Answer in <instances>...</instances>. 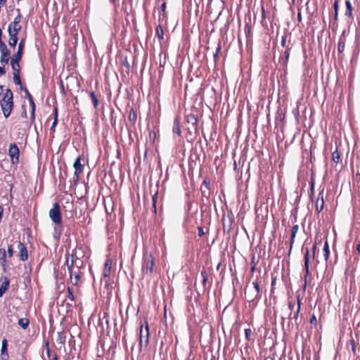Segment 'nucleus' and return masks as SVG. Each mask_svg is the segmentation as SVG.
<instances>
[{"label": "nucleus", "mask_w": 360, "mask_h": 360, "mask_svg": "<svg viewBox=\"0 0 360 360\" xmlns=\"http://www.w3.org/2000/svg\"><path fill=\"white\" fill-rule=\"evenodd\" d=\"M149 327L146 320L141 321L139 331V345L140 347H147L149 342Z\"/></svg>", "instance_id": "obj_3"}, {"label": "nucleus", "mask_w": 360, "mask_h": 360, "mask_svg": "<svg viewBox=\"0 0 360 360\" xmlns=\"http://www.w3.org/2000/svg\"><path fill=\"white\" fill-rule=\"evenodd\" d=\"M158 198V191H156V192L153 195V197H152V200H153V207H154L155 211H156V203H157Z\"/></svg>", "instance_id": "obj_40"}, {"label": "nucleus", "mask_w": 360, "mask_h": 360, "mask_svg": "<svg viewBox=\"0 0 360 360\" xmlns=\"http://www.w3.org/2000/svg\"><path fill=\"white\" fill-rule=\"evenodd\" d=\"M340 159V155L338 148H336L335 150L333 151L332 153V160L334 162L338 163V162H339Z\"/></svg>", "instance_id": "obj_32"}, {"label": "nucleus", "mask_w": 360, "mask_h": 360, "mask_svg": "<svg viewBox=\"0 0 360 360\" xmlns=\"http://www.w3.org/2000/svg\"><path fill=\"white\" fill-rule=\"evenodd\" d=\"M11 175H6V176H5V179H6V180L7 179H11Z\"/></svg>", "instance_id": "obj_63"}, {"label": "nucleus", "mask_w": 360, "mask_h": 360, "mask_svg": "<svg viewBox=\"0 0 360 360\" xmlns=\"http://www.w3.org/2000/svg\"><path fill=\"white\" fill-rule=\"evenodd\" d=\"M21 116H22V117H25V118H26V117H27V112H26V110H25V109H24V110H22V113H21Z\"/></svg>", "instance_id": "obj_53"}, {"label": "nucleus", "mask_w": 360, "mask_h": 360, "mask_svg": "<svg viewBox=\"0 0 360 360\" xmlns=\"http://www.w3.org/2000/svg\"><path fill=\"white\" fill-rule=\"evenodd\" d=\"M297 18H298L299 21H301L302 17H301V13H298Z\"/></svg>", "instance_id": "obj_59"}, {"label": "nucleus", "mask_w": 360, "mask_h": 360, "mask_svg": "<svg viewBox=\"0 0 360 360\" xmlns=\"http://www.w3.org/2000/svg\"><path fill=\"white\" fill-rule=\"evenodd\" d=\"M13 94L11 89H7L3 98V103H1V109L5 117H8L13 107Z\"/></svg>", "instance_id": "obj_2"}, {"label": "nucleus", "mask_w": 360, "mask_h": 360, "mask_svg": "<svg viewBox=\"0 0 360 360\" xmlns=\"http://www.w3.org/2000/svg\"><path fill=\"white\" fill-rule=\"evenodd\" d=\"M281 45H282V46H285V37H284V36L282 37Z\"/></svg>", "instance_id": "obj_56"}, {"label": "nucleus", "mask_w": 360, "mask_h": 360, "mask_svg": "<svg viewBox=\"0 0 360 360\" xmlns=\"http://www.w3.org/2000/svg\"><path fill=\"white\" fill-rule=\"evenodd\" d=\"M20 60L21 59H20V58L11 57V68L13 70V73H20V66L19 62L20 61Z\"/></svg>", "instance_id": "obj_16"}, {"label": "nucleus", "mask_w": 360, "mask_h": 360, "mask_svg": "<svg viewBox=\"0 0 360 360\" xmlns=\"http://www.w3.org/2000/svg\"><path fill=\"white\" fill-rule=\"evenodd\" d=\"M77 262H79L80 264L83 263L82 261L80 260L78 257L75 258L73 253L66 256L65 264L71 276H72L73 266L74 264H77Z\"/></svg>", "instance_id": "obj_8"}, {"label": "nucleus", "mask_w": 360, "mask_h": 360, "mask_svg": "<svg viewBox=\"0 0 360 360\" xmlns=\"http://www.w3.org/2000/svg\"><path fill=\"white\" fill-rule=\"evenodd\" d=\"M7 255L9 258L12 257L13 256L14 250L13 245H8V250L6 251Z\"/></svg>", "instance_id": "obj_39"}, {"label": "nucleus", "mask_w": 360, "mask_h": 360, "mask_svg": "<svg viewBox=\"0 0 360 360\" xmlns=\"http://www.w3.org/2000/svg\"><path fill=\"white\" fill-rule=\"evenodd\" d=\"M29 103L31 107V116H30V124H33L35 120V104L32 97L30 98Z\"/></svg>", "instance_id": "obj_21"}, {"label": "nucleus", "mask_w": 360, "mask_h": 360, "mask_svg": "<svg viewBox=\"0 0 360 360\" xmlns=\"http://www.w3.org/2000/svg\"><path fill=\"white\" fill-rule=\"evenodd\" d=\"M203 184H205L207 187L210 184V181L207 179H205L203 181Z\"/></svg>", "instance_id": "obj_58"}, {"label": "nucleus", "mask_w": 360, "mask_h": 360, "mask_svg": "<svg viewBox=\"0 0 360 360\" xmlns=\"http://www.w3.org/2000/svg\"><path fill=\"white\" fill-rule=\"evenodd\" d=\"M316 317L314 314H313L310 318L311 324L316 325Z\"/></svg>", "instance_id": "obj_45"}, {"label": "nucleus", "mask_w": 360, "mask_h": 360, "mask_svg": "<svg viewBox=\"0 0 360 360\" xmlns=\"http://www.w3.org/2000/svg\"><path fill=\"white\" fill-rule=\"evenodd\" d=\"M4 87L3 86L0 85V95L3 93Z\"/></svg>", "instance_id": "obj_61"}, {"label": "nucleus", "mask_w": 360, "mask_h": 360, "mask_svg": "<svg viewBox=\"0 0 360 360\" xmlns=\"http://www.w3.org/2000/svg\"><path fill=\"white\" fill-rule=\"evenodd\" d=\"M8 352H7V340L6 339H4L1 344V354H4V353Z\"/></svg>", "instance_id": "obj_35"}, {"label": "nucleus", "mask_w": 360, "mask_h": 360, "mask_svg": "<svg viewBox=\"0 0 360 360\" xmlns=\"http://www.w3.org/2000/svg\"><path fill=\"white\" fill-rule=\"evenodd\" d=\"M300 302H301V300H300V296H297V309H296V311H295V313L293 314V316H292V312L290 314V316H289L290 319H294L295 321H297L298 316H299V313L300 311V304H301Z\"/></svg>", "instance_id": "obj_22"}, {"label": "nucleus", "mask_w": 360, "mask_h": 360, "mask_svg": "<svg viewBox=\"0 0 360 360\" xmlns=\"http://www.w3.org/2000/svg\"><path fill=\"white\" fill-rule=\"evenodd\" d=\"M18 325L23 329H27L30 324V321L27 318H21L18 320Z\"/></svg>", "instance_id": "obj_27"}, {"label": "nucleus", "mask_w": 360, "mask_h": 360, "mask_svg": "<svg viewBox=\"0 0 360 360\" xmlns=\"http://www.w3.org/2000/svg\"><path fill=\"white\" fill-rule=\"evenodd\" d=\"M338 7H339V6H338V0H335L334 4H333V8H334V10H335L334 19L335 20H338Z\"/></svg>", "instance_id": "obj_34"}, {"label": "nucleus", "mask_w": 360, "mask_h": 360, "mask_svg": "<svg viewBox=\"0 0 360 360\" xmlns=\"http://www.w3.org/2000/svg\"><path fill=\"white\" fill-rule=\"evenodd\" d=\"M18 39H15H15L9 38V39H8L9 46L11 47H15L18 43Z\"/></svg>", "instance_id": "obj_41"}, {"label": "nucleus", "mask_w": 360, "mask_h": 360, "mask_svg": "<svg viewBox=\"0 0 360 360\" xmlns=\"http://www.w3.org/2000/svg\"><path fill=\"white\" fill-rule=\"evenodd\" d=\"M7 253L4 248H0V265L4 272L6 271L8 268V262L6 259Z\"/></svg>", "instance_id": "obj_12"}, {"label": "nucleus", "mask_w": 360, "mask_h": 360, "mask_svg": "<svg viewBox=\"0 0 360 360\" xmlns=\"http://www.w3.org/2000/svg\"><path fill=\"white\" fill-rule=\"evenodd\" d=\"M155 262L154 257L151 254L146 255L142 264V272L147 276H151L153 272Z\"/></svg>", "instance_id": "obj_4"}, {"label": "nucleus", "mask_w": 360, "mask_h": 360, "mask_svg": "<svg viewBox=\"0 0 360 360\" xmlns=\"http://www.w3.org/2000/svg\"><path fill=\"white\" fill-rule=\"evenodd\" d=\"M314 180L313 178H311L309 185H310V190H314Z\"/></svg>", "instance_id": "obj_49"}, {"label": "nucleus", "mask_w": 360, "mask_h": 360, "mask_svg": "<svg viewBox=\"0 0 360 360\" xmlns=\"http://www.w3.org/2000/svg\"><path fill=\"white\" fill-rule=\"evenodd\" d=\"M186 120L188 124H191L193 127V129L197 130L198 126V117L194 114H188L186 116Z\"/></svg>", "instance_id": "obj_14"}, {"label": "nucleus", "mask_w": 360, "mask_h": 360, "mask_svg": "<svg viewBox=\"0 0 360 360\" xmlns=\"http://www.w3.org/2000/svg\"><path fill=\"white\" fill-rule=\"evenodd\" d=\"M251 333H252V330L250 328H246L245 330V337L247 339H249V337L251 335Z\"/></svg>", "instance_id": "obj_46"}, {"label": "nucleus", "mask_w": 360, "mask_h": 360, "mask_svg": "<svg viewBox=\"0 0 360 360\" xmlns=\"http://www.w3.org/2000/svg\"><path fill=\"white\" fill-rule=\"evenodd\" d=\"M13 82L17 85L21 84L20 73H13Z\"/></svg>", "instance_id": "obj_36"}, {"label": "nucleus", "mask_w": 360, "mask_h": 360, "mask_svg": "<svg viewBox=\"0 0 360 360\" xmlns=\"http://www.w3.org/2000/svg\"><path fill=\"white\" fill-rule=\"evenodd\" d=\"M316 250V243H315V244L313 245V248H312L313 257H315Z\"/></svg>", "instance_id": "obj_54"}, {"label": "nucleus", "mask_w": 360, "mask_h": 360, "mask_svg": "<svg viewBox=\"0 0 360 360\" xmlns=\"http://www.w3.org/2000/svg\"><path fill=\"white\" fill-rule=\"evenodd\" d=\"M5 72H6V70H5L4 66V65L2 67L0 66V74L4 75V74H5Z\"/></svg>", "instance_id": "obj_55"}, {"label": "nucleus", "mask_w": 360, "mask_h": 360, "mask_svg": "<svg viewBox=\"0 0 360 360\" xmlns=\"http://www.w3.org/2000/svg\"><path fill=\"white\" fill-rule=\"evenodd\" d=\"M77 267H79L80 266L82 265V263L80 264L79 262H77V264H75Z\"/></svg>", "instance_id": "obj_64"}, {"label": "nucleus", "mask_w": 360, "mask_h": 360, "mask_svg": "<svg viewBox=\"0 0 360 360\" xmlns=\"http://www.w3.org/2000/svg\"><path fill=\"white\" fill-rule=\"evenodd\" d=\"M198 236H199L200 237L202 236L205 234V232H204V231H203L202 227H201V226H198Z\"/></svg>", "instance_id": "obj_47"}, {"label": "nucleus", "mask_w": 360, "mask_h": 360, "mask_svg": "<svg viewBox=\"0 0 360 360\" xmlns=\"http://www.w3.org/2000/svg\"><path fill=\"white\" fill-rule=\"evenodd\" d=\"M89 96L91 98L94 108H97L98 105V100L95 93L94 91H90Z\"/></svg>", "instance_id": "obj_31"}, {"label": "nucleus", "mask_w": 360, "mask_h": 360, "mask_svg": "<svg viewBox=\"0 0 360 360\" xmlns=\"http://www.w3.org/2000/svg\"><path fill=\"white\" fill-rule=\"evenodd\" d=\"M349 34V32L347 30H343L341 36L340 37L338 44V51L339 53H342L345 50V43H346V36Z\"/></svg>", "instance_id": "obj_11"}, {"label": "nucleus", "mask_w": 360, "mask_h": 360, "mask_svg": "<svg viewBox=\"0 0 360 360\" xmlns=\"http://www.w3.org/2000/svg\"><path fill=\"white\" fill-rule=\"evenodd\" d=\"M220 50H221V43L219 42L218 44H217L216 52L214 53V58L215 60H217V58L218 57L219 52L220 51Z\"/></svg>", "instance_id": "obj_42"}, {"label": "nucleus", "mask_w": 360, "mask_h": 360, "mask_svg": "<svg viewBox=\"0 0 360 360\" xmlns=\"http://www.w3.org/2000/svg\"><path fill=\"white\" fill-rule=\"evenodd\" d=\"M73 167L75 169V176H76V180L78 181L79 179L80 174L82 173L84 169V165L81 164V158L78 157L74 164Z\"/></svg>", "instance_id": "obj_10"}, {"label": "nucleus", "mask_w": 360, "mask_h": 360, "mask_svg": "<svg viewBox=\"0 0 360 360\" xmlns=\"http://www.w3.org/2000/svg\"><path fill=\"white\" fill-rule=\"evenodd\" d=\"M8 35H9V38L15 39H15H18V32H12L11 31V32H8Z\"/></svg>", "instance_id": "obj_43"}, {"label": "nucleus", "mask_w": 360, "mask_h": 360, "mask_svg": "<svg viewBox=\"0 0 360 360\" xmlns=\"http://www.w3.org/2000/svg\"><path fill=\"white\" fill-rule=\"evenodd\" d=\"M18 248L19 250L20 259L22 262L27 261L28 259V252L25 245L21 241H18Z\"/></svg>", "instance_id": "obj_9"}, {"label": "nucleus", "mask_w": 360, "mask_h": 360, "mask_svg": "<svg viewBox=\"0 0 360 360\" xmlns=\"http://www.w3.org/2000/svg\"><path fill=\"white\" fill-rule=\"evenodd\" d=\"M295 307V302H288V308L292 311V309H294V307Z\"/></svg>", "instance_id": "obj_50"}, {"label": "nucleus", "mask_w": 360, "mask_h": 360, "mask_svg": "<svg viewBox=\"0 0 360 360\" xmlns=\"http://www.w3.org/2000/svg\"><path fill=\"white\" fill-rule=\"evenodd\" d=\"M25 94H26V96L28 100H30V97H32V95L30 94L29 91L27 90V89H25L24 90Z\"/></svg>", "instance_id": "obj_52"}, {"label": "nucleus", "mask_w": 360, "mask_h": 360, "mask_svg": "<svg viewBox=\"0 0 360 360\" xmlns=\"http://www.w3.org/2000/svg\"><path fill=\"white\" fill-rule=\"evenodd\" d=\"M200 276L202 278V285L203 290H205V289L207 288V283H208V274L205 268H203V269L201 271Z\"/></svg>", "instance_id": "obj_23"}, {"label": "nucleus", "mask_w": 360, "mask_h": 360, "mask_svg": "<svg viewBox=\"0 0 360 360\" xmlns=\"http://www.w3.org/2000/svg\"><path fill=\"white\" fill-rule=\"evenodd\" d=\"M17 15L14 18L13 22H11L8 26V32H19L22 29V25H20L22 15L20 13V10L18 8L16 10Z\"/></svg>", "instance_id": "obj_6"}, {"label": "nucleus", "mask_w": 360, "mask_h": 360, "mask_svg": "<svg viewBox=\"0 0 360 360\" xmlns=\"http://www.w3.org/2000/svg\"><path fill=\"white\" fill-rule=\"evenodd\" d=\"M245 298L248 302H253L255 300H259L261 297L259 290V281L257 278L252 283L251 286L247 285L245 290Z\"/></svg>", "instance_id": "obj_1"}, {"label": "nucleus", "mask_w": 360, "mask_h": 360, "mask_svg": "<svg viewBox=\"0 0 360 360\" xmlns=\"http://www.w3.org/2000/svg\"><path fill=\"white\" fill-rule=\"evenodd\" d=\"M25 47V40L21 39L18 46V51L13 55L12 57L21 59L23 54V50Z\"/></svg>", "instance_id": "obj_18"}, {"label": "nucleus", "mask_w": 360, "mask_h": 360, "mask_svg": "<svg viewBox=\"0 0 360 360\" xmlns=\"http://www.w3.org/2000/svg\"><path fill=\"white\" fill-rule=\"evenodd\" d=\"M160 8L162 11H165V8H166V3H163L161 6H160Z\"/></svg>", "instance_id": "obj_57"}, {"label": "nucleus", "mask_w": 360, "mask_h": 360, "mask_svg": "<svg viewBox=\"0 0 360 360\" xmlns=\"http://www.w3.org/2000/svg\"><path fill=\"white\" fill-rule=\"evenodd\" d=\"M66 335L64 331L57 333L56 342L60 345H64L65 342Z\"/></svg>", "instance_id": "obj_26"}, {"label": "nucleus", "mask_w": 360, "mask_h": 360, "mask_svg": "<svg viewBox=\"0 0 360 360\" xmlns=\"http://www.w3.org/2000/svg\"><path fill=\"white\" fill-rule=\"evenodd\" d=\"M304 259V270H305V273H306L305 276H307L309 274V250L308 247H307L305 248Z\"/></svg>", "instance_id": "obj_19"}, {"label": "nucleus", "mask_w": 360, "mask_h": 360, "mask_svg": "<svg viewBox=\"0 0 360 360\" xmlns=\"http://www.w3.org/2000/svg\"><path fill=\"white\" fill-rule=\"evenodd\" d=\"M289 56H290V49H287L285 50V51L284 52V56H285V58L286 61L288 60Z\"/></svg>", "instance_id": "obj_48"}, {"label": "nucleus", "mask_w": 360, "mask_h": 360, "mask_svg": "<svg viewBox=\"0 0 360 360\" xmlns=\"http://www.w3.org/2000/svg\"><path fill=\"white\" fill-rule=\"evenodd\" d=\"M314 190H310V198H311L313 197V195H314Z\"/></svg>", "instance_id": "obj_60"}, {"label": "nucleus", "mask_w": 360, "mask_h": 360, "mask_svg": "<svg viewBox=\"0 0 360 360\" xmlns=\"http://www.w3.org/2000/svg\"><path fill=\"white\" fill-rule=\"evenodd\" d=\"M54 114H55V117H54V121L50 128V130L51 131H54V128L56 127L57 123H58V113H57V109H55L54 110Z\"/></svg>", "instance_id": "obj_38"}, {"label": "nucleus", "mask_w": 360, "mask_h": 360, "mask_svg": "<svg viewBox=\"0 0 360 360\" xmlns=\"http://www.w3.org/2000/svg\"><path fill=\"white\" fill-rule=\"evenodd\" d=\"M70 280H71V283L75 285H77L80 280V276H79V274L77 273V272H74L72 271V276H71L70 275Z\"/></svg>", "instance_id": "obj_28"}, {"label": "nucleus", "mask_w": 360, "mask_h": 360, "mask_svg": "<svg viewBox=\"0 0 360 360\" xmlns=\"http://www.w3.org/2000/svg\"><path fill=\"white\" fill-rule=\"evenodd\" d=\"M298 229H299V226L298 225H294L292 227V233H291V238H290V251L292 250V246H293V243L295 242V236H296V234L298 231Z\"/></svg>", "instance_id": "obj_24"}, {"label": "nucleus", "mask_w": 360, "mask_h": 360, "mask_svg": "<svg viewBox=\"0 0 360 360\" xmlns=\"http://www.w3.org/2000/svg\"><path fill=\"white\" fill-rule=\"evenodd\" d=\"M17 9H18V8H15V5H14V4H11V5L8 6L6 7V11H7V13H8V15H11V13H12L13 12H14V11H15V12H16V10H17Z\"/></svg>", "instance_id": "obj_37"}, {"label": "nucleus", "mask_w": 360, "mask_h": 360, "mask_svg": "<svg viewBox=\"0 0 360 360\" xmlns=\"http://www.w3.org/2000/svg\"><path fill=\"white\" fill-rule=\"evenodd\" d=\"M345 6H346V8H345V15L350 18H353V15H352V4L351 2L349 1V0H347L345 1Z\"/></svg>", "instance_id": "obj_25"}, {"label": "nucleus", "mask_w": 360, "mask_h": 360, "mask_svg": "<svg viewBox=\"0 0 360 360\" xmlns=\"http://www.w3.org/2000/svg\"><path fill=\"white\" fill-rule=\"evenodd\" d=\"M324 205V200H323V190L319 192V198L316 202V210L318 213L321 212V211L323 210Z\"/></svg>", "instance_id": "obj_15"}, {"label": "nucleus", "mask_w": 360, "mask_h": 360, "mask_svg": "<svg viewBox=\"0 0 360 360\" xmlns=\"http://www.w3.org/2000/svg\"><path fill=\"white\" fill-rule=\"evenodd\" d=\"M173 132L178 134L179 136H181V127H180V117H176L174 120V124H173Z\"/></svg>", "instance_id": "obj_20"}, {"label": "nucleus", "mask_w": 360, "mask_h": 360, "mask_svg": "<svg viewBox=\"0 0 360 360\" xmlns=\"http://www.w3.org/2000/svg\"><path fill=\"white\" fill-rule=\"evenodd\" d=\"M49 217L56 225L62 224V216L60 210V205L58 202L53 204V207L49 211Z\"/></svg>", "instance_id": "obj_5"}, {"label": "nucleus", "mask_w": 360, "mask_h": 360, "mask_svg": "<svg viewBox=\"0 0 360 360\" xmlns=\"http://www.w3.org/2000/svg\"><path fill=\"white\" fill-rule=\"evenodd\" d=\"M9 284V280L6 277H4L0 285V297H1L8 289Z\"/></svg>", "instance_id": "obj_17"}, {"label": "nucleus", "mask_w": 360, "mask_h": 360, "mask_svg": "<svg viewBox=\"0 0 360 360\" xmlns=\"http://www.w3.org/2000/svg\"><path fill=\"white\" fill-rule=\"evenodd\" d=\"M156 36L159 39H162L164 37V30L160 25H158L155 28Z\"/></svg>", "instance_id": "obj_30"}, {"label": "nucleus", "mask_w": 360, "mask_h": 360, "mask_svg": "<svg viewBox=\"0 0 360 360\" xmlns=\"http://www.w3.org/2000/svg\"><path fill=\"white\" fill-rule=\"evenodd\" d=\"M19 148L15 143H11L8 149V155L11 158L12 164H18L19 162Z\"/></svg>", "instance_id": "obj_7"}, {"label": "nucleus", "mask_w": 360, "mask_h": 360, "mask_svg": "<svg viewBox=\"0 0 360 360\" xmlns=\"http://www.w3.org/2000/svg\"><path fill=\"white\" fill-rule=\"evenodd\" d=\"M323 255L326 260L328 259L330 255L329 244L328 240H326L323 246Z\"/></svg>", "instance_id": "obj_29"}, {"label": "nucleus", "mask_w": 360, "mask_h": 360, "mask_svg": "<svg viewBox=\"0 0 360 360\" xmlns=\"http://www.w3.org/2000/svg\"><path fill=\"white\" fill-rule=\"evenodd\" d=\"M136 118H137V116H136V112L133 109H131V110L129 111V120L131 122H135L136 120Z\"/></svg>", "instance_id": "obj_33"}, {"label": "nucleus", "mask_w": 360, "mask_h": 360, "mask_svg": "<svg viewBox=\"0 0 360 360\" xmlns=\"http://www.w3.org/2000/svg\"><path fill=\"white\" fill-rule=\"evenodd\" d=\"M112 265V260L110 258H107L105 260L103 271V276L104 277H110Z\"/></svg>", "instance_id": "obj_13"}, {"label": "nucleus", "mask_w": 360, "mask_h": 360, "mask_svg": "<svg viewBox=\"0 0 360 360\" xmlns=\"http://www.w3.org/2000/svg\"><path fill=\"white\" fill-rule=\"evenodd\" d=\"M210 360H217V358L214 355H212V358Z\"/></svg>", "instance_id": "obj_62"}, {"label": "nucleus", "mask_w": 360, "mask_h": 360, "mask_svg": "<svg viewBox=\"0 0 360 360\" xmlns=\"http://www.w3.org/2000/svg\"><path fill=\"white\" fill-rule=\"evenodd\" d=\"M68 298L70 300H71L72 301L74 300V295H73L72 290L70 288H68Z\"/></svg>", "instance_id": "obj_44"}, {"label": "nucleus", "mask_w": 360, "mask_h": 360, "mask_svg": "<svg viewBox=\"0 0 360 360\" xmlns=\"http://www.w3.org/2000/svg\"><path fill=\"white\" fill-rule=\"evenodd\" d=\"M2 360H8V352L4 353V354H1Z\"/></svg>", "instance_id": "obj_51"}]
</instances>
